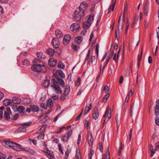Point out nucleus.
Masks as SVG:
<instances>
[{
    "mask_svg": "<svg viewBox=\"0 0 159 159\" xmlns=\"http://www.w3.org/2000/svg\"><path fill=\"white\" fill-rule=\"evenodd\" d=\"M83 109H82V111H81V113L79 114V115L76 118V119H75V121L78 120L80 119V117L83 114Z\"/></svg>",
    "mask_w": 159,
    "mask_h": 159,
    "instance_id": "nucleus-57",
    "label": "nucleus"
},
{
    "mask_svg": "<svg viewBox=\"0 0 159 159\" xmlns=\"http://www.w3.org/2000/svg\"><path fill=\"white\" fill-rule=\"evenodd\" d=\"M148 10L147 7H146L145 6L144 7V15L147 16L148 15Z\"/></svg>",
    "mask_w": 159,
    "mask_h": 159,
    "instance_id": "nucleus-55",
    "label": "nucleus"
},
{
    "mask_svg": "<svg viewBox=\"0 0 159 159\" xmlns=\"http://www.w3.org/2000/svg\"><path fill=\"white\" fill-rule=\"evenodd\" d=\"M59 74V75L62 78H64L65 77V75L63 73V72L62 71H60Z\"/></svg>",
    "mask_w": 159,
    "mask_h": 159,
    "instance_id": "nucleus-60",
    "label": "nucleus"
},
{
    "mask_svg": "<svg viewBox=\"0 0 159 159\" xmlns=\"http://www.w3.org/2000/svg\"><path fill=\"white\" fill-rule=\"evenodd\" d=\"M155 122L157 125H159V119L158 117H156L155 118Z\"/></svg>",
    "mask_w": 159,
    "mask_h": 159,
    "instance_id": "nucleus-64",
    "label": "nucleus"
},
{
    "mask_svg": "<svg viewBox=\"0 0 159 159\" xmlns=\"http://www.w3.org/2000/svg\"><path fill=\"white\" fill-rule=\"evenodd\" d=\"M12 103V100L8 99H6V100H4L3 101V104L4 105L6 106L10 105V104H11Z\"/></svg>",
    "mask_w": 159,
    "mask_h": 159,
    "instance_id": "nucleus-24",
    "label": "nucleus"
},
{
    "mask_svg": "<svg viewBox=\"0 0 159 159\" xmlns=\"http://www.w3.org/2000/svg\"><path fill=\"white\" fill-rule=\"evenodd\" d=\"M58 67L59 68L63 69L65 67V66L61 62L58 64Z\"/></svg>",
    "mask_w": 159,
    "mask_h": 159,
    "instance_id": "nucleus-46",
    "label": "nucleus"
},
{
    "mask_svg": "<svg viewBox=\"0 0 159 159\" xmlns=\"http://www.w3.org/2000/svg\"><path fill=\"white\" fill-rule=\"evenodd\" d=\"M40 62L41 61L38 58H35L33 61V64H36V65H40L39 63H40Z\"/></svg>",
    "mask_w": 159,
    "mask_h": 159,
    "instance_id": "nucleus-34",
    "label": "nucleus"
},
{
    "mask_svg": "<svg viewBox=\"0 0 159 159\" xmlns=\"http://www.w3.org/2000/svg\"><path fill=\"white\" fill-rule=\"evenodd\" d=\"M25 109V107L22 106H20L17 108L18 111L20 113H24Z\"/></svg>",
    "mask_w": 159,
    "mask_h": 159,
    "instance_id": "nucleus-33",
    "label": "nucleus"
},
{
    "mask_svg": "<svg viewBox=\"0 0 159 159\" xmlns=\"http://www.w3.org/2000/svg\"><path fill=\"white\" fill-rule=\"evenodd\" d=\"M71 48L74 51H76L78 50V48H79V47L73 43L71 45Z\"/></svg>",
    "mask_w": 159,
    "mask_h": 159,
    "instance_id": "nucleus-40",
    "label": "nucleus"
},
{
    "mask_svg": "<svg viewBox=\"0 0 159 159\" xmlns=\"http://www.w3.org/2000/svg\"><path fill=\"white\" fill-rule=\"evenodd\" d=\"M94 153V151L91 150L89 155V159H91Z\"/></svg>",
    "mask_w": 159,
    "mask_h": 159,
    "instance_id": "nucleus-48",
    "label": "nucleus"
},
{
    "mask_svg": "<svg viewBox=\"0 0 159 159\" xmlns=\"http://www.w3.org/2000/svg\"><path fill=\"white\" fill-rule=\"evenodd\" d=\"M46 122V120L44 118L40 120L39 122V124H42L43 123H45Z\"/></svg>",
    "mask_w": 159,
    "mask_h": 159,
    "instance_id": "nucleus-54",
    "label": "nucleus"
},
{
    "mask_svg": "<svg viewBox=\"0 0 159 159\" xmlns=\"http://www.w3.org/2000/svg\"><path fill=\"white\" fill-rule=\"evenodd\" d=\"M129 96L130 93H128L125 100V102H124L125 105H126L127 104L129 100Z\"/></svg>",
    "mask_w": 159,
    "mask_h": 159,
    "instance_id": "nucleus-43",
    "label": "nucleus"
},
{
    "mask_svg": "<svg viewBox=\"0 0 159 159\" xmlns=\"http://www.w3.org/2000/svg\"><path fill=\"white\" fill-rule=\"evenodd\" d=\"M32 111L34 112H37L39 111V108L37 106L33 105L31 107Z\"/></svg>",
    "mask_w": 159,
    "mask_h": 159,
    "instance_id": "nucleus-37",
    "label": "nucleus"
},
{
    "mask_svg": "<svg viewBox=\"0 0 159 159\" xmlns=\"http://www.w3.org/2000/svg\"><path fill=\"white\" fill-rule=\"evenodd\" d=\"M41 106L42 107V108H43L44 109H46L47 108V105L45 103H41L40 104Z\"/></svg>",
    "mask_w": 159,
    "mask_h": 159,
    "instance_id": "nucleus-53",
    "label": "nucleus"
},
{
    "mask_svg": "<svg viewBox=\"0 0 159 159\" xmlns=\"http://www.w3.org/2000/svg\"><path fill=\"white\" fill-rule=\"evenodd\" d=\"M22 63L23 66L26 67L29 65L30 62L28 60L25 59L22 61Z\"/></svg>",
    "mask_w": 159,
    "mask_h": 159,
    "instance_id": "nucleus-31",
    "label": "nucleus"
},
{
    "mask_svg": "<svg viewBox=\"0 0 159 159\" xmlns=\"http://www.w3.org/2000/svg\"><path fill=\"white\" fill-rule=\"evenodd\" d=\"M70 91V86L69 85H66L64 93L67 95Z\"/></svg>",
    "mask_w": 159,
    "mask_h": 159,
    "instance_id": "nucleus-36",
    "label": "nucleus"
},
{
    "mask_svg": "<svg viewBox=\"0 0 159 159\" xmlns=\"http://www.w3.org/2000/svg\"><path fill=\"white\" fill-rule=\"evenodd\" d=\"M90 54V50L89 49V51L88 52L86 56V58L85 59V61H87V60H88L89 59V57Z\"/></svg>",
    "mask_w": 159,
    "mask_h": 159,
    "instance_id": "nucleus-52",
    "label": "nucleus"
},
{
    "mask_svg": "<svg viewBox=\"0 0 159 159\" xmlns=\"http://www.w3.org/2000/svg\"><path fill=\"white\" fill-rule=\"evenodd\" d=\"M110 96V94L109 93H108L107 94L103 97L102 102H105L107 101V100L109 98Z\"/></svg>",
    "mask_w": 159,
    "mask_h": 159,
    "instance_id": "nucleus-35",
    "label": "nucleus"
},
{
    "mask_svg": "<svg viewBox=\"0 0 159 159\" xmlns=\"http://www.w3.org/2000/svg\"><path fill=\"white\" fill-rule=\"evenodd\" d=\"M0 159H7L6 155L3 154H0Z\"/></svg>",
    "mask_w": 159,
    "mask_h": 159,
    "instance_id": "nucleus-51",
    "label": "nucleus"
},
{
    "mask_svg": "<svg viewBox=\"0 0 159 159\" xmlns=\"http://www.w3.org/2000/svg\"><path fill=\"white\" fill-rule=\"evenodd\" d=\"M67 95L64 93V95H62L61 96L60 98V100L61 101H63L66 98V97Z\"/></svg>",
    "mask_w": 159,
    "mask_h": 159,
    "instance_id": "nucleus-50",
    "label": "nucleus"
},
{
    "mask_svg": "<svg viewBox=\"0 0 159 159\" xmlns=\"http://www.w3.org/2000/svg\"><path fill=\"white\" fill-rule=\"evenodd\" d=\"M46 150H44L42 152H44L46 156L48 157L49 159H53L54 158V156L53 153L49 150L48 148H46Z\"/></svg>",
    "mask_w": 159,
    "mask_h": 159,
    "instance_id": "nucleus-10",
    "label": "nucleus"
},
{
    "mask_svg": "<svg viewBox=\"0 0 159 159\" xmlns=\"http://www.w3.org/2000/svg\"><path fill=\"white\" fill-rule=\"evenodd\" d=\"M31 68L33 71L37 72H45L47 70L46 67L44 65L33 64Z\"/></svg>",
    "mask_w": 159,
    "mask_h": 159,
    "instance_id": "nucleus-3",
    "label": "nucleus"
},
{
    "mask_svg": "<svg viewBox=\"0 0 159 159\" xmlns=\"http://www.w3.org/2000/svg\"><path fill=\"white\" fill-rule=\"evenodd\" d=\"M80 25L77 23L72 24L70 26V29L71 31L76 32L80 28Z\"/></svg>",
    "mask_w": 159,
    "mask_h": 159,
    "instance_id": "nucleus-9",
    "label": "nucleus"
},
{
    "mask_svg": "<svg viewBox=\"0 0 159 159\" xmlns=\"http://www.w3.org/2000/svg\"><path fill=\"white\" fill-rule=\"evenodd\" d=\"M71 39V36L70 34L65 35L63 38L62 41L63 44L64 45H67L70 42Z\"/></svg>",
    "mask_w": 159,
    "mask_h": 159,
    "instance_id": "nucleus-11",
    "label": "nucleus"
},
{
    "mask_svg": "<svg viewBox=\"0 0 159 159\" xmlns=\"http://www.w3.org/2000/svg\"><path fill=\"white\" fill-rule=\"evenodd\" d=\"M99 115V112L98 108L97 107H95L94 109L93 112V117L95 120H96L98 118Z\"/></svg>",
    "mask_w": 159,
    "mask_h": 159,
    "instance_id": "nucleus-14",
    "label": "nucleus"
},
{
    "mask_svg": "<svg viewBox=\"0 0 159 159\" xmlns=\"http://www.w3.org/2000/svg\"><path fill=\"white\" fill-rule=\"evenodd\" d=\"M116 0H112V3L108 9V14H109L111 11H113L114 9Z\"/></svg>",
    "mask_w": 159,
    "mask_h": 159,
    "instance_id": "nucleus-15",
    "label": "nucleus"
},
{
    "mask_svg": "<svg viewBox=\"0 0 159 159\" xmlns=\"http://www.w3.org/2000/svg\"><path fill=\"white\" fill-rule=\"evenodd\" d=\"M70 152V151L69 149H68L66 150V151L65 153V159H67L68 157V155Z\"/></svg>",
    "mask_w": 159,
    "mask_h": 159,
    "instance_id": "nucleus-44",
    "label": "nucleus"
},
{
    "mask_svg": "<svg viewBox=\"0 0 159 159\" xmlns=\"http://www.w3.org/2000/svg\"><path fill=\"white\" fill-rule=\"evenodd\" d=\"M57 81L55 79H52L51 86L53 88L56 93L61 94L62 93V91L59 84L61 87H64L65 86V83L63 80L61 78L58 79Z\"/></svg>",
    "mask_w": 159,
    "mask_h": 159,
    "instance_id": "nucleus-2",
    "label": "nucleus"
},
{
    "mask_svg": "<svg viewBox=\"0 0 159 159\" xmlns=\"http://www.w3.org/2000/svg\"><path fill=\"white\" fill-rule=\"evenodd\" d=\"M91 25V23L89 21H86L83 24V28L84 30L88 29Z\"/></svg>",
    "mask_w": 159,
    "mask_h": 159,
    "instance_id": "nucleus-19",
    "label": "nucleus"
},
{
    "mask_svg": "<svg viewBox=\"0 0 159 159\" xmlns=\"http://www.w3.org/2000/svg\"><path fill=\"white\" fill-rule=\"evenodd\" d=\"M47 104L48 106L50 108H52L54 105L52 99L51 98H48L47 100Z\"/></svg>",
    "mask_w": 159,
    "mask_h": 159,
    "instance_id": "nucleus-20",
    "label": "nucleus"
},
{
    "mask_svg": "<svg viewBox=\"0 0 159 159\" xmlns=\"http://www.w3.org/2000/svg\"><path fill=\"white\" fill-rule=\"evenodd\" d=\"M109 89V88L107 85H106L104 86V89L102 91V93H107Z\"/></svg>",
    "mask_w": 159,
    "mask_h": 159,
    "instance_id": "nucleus-32",
    "label": "nucleus"
},
{
    "mask_svg": "<svg viewBox=\"0 0 159 159\" xmlns=\"http://www.w3.org/2000/svg\"><path fill=\"white\" fill-rule=\"evenodd\" d=\"M40 134L37 137V139H43L44 137V134Z\"/></svg>",
    "mask_w": 159,
    "mask_h": 159,
    "instance_id": "nucleus-41",
    "label": "nucleus"
},
{
    "mask_svg": "<svg viewBox=\"0 0 159 159\" xmlns=\"http://www.w3.org/2000/svg\"><path fill=\"white\" fill-rule=\"evenodd\" d=\"M59 39L56 38H54L52 41V44L53 47L55 48H58L59 47L60 41Z\"/></svg>",
    "mask_w": 159,
    "mask_h": 159,
    "instance_id": "nucleus-12",
    "label": "nucleus"
},
{
    "mask_svg": "<svg viewBox=\"0 0 159 159\" xmlns=\"http://www.w3.org/2000/svg\"><path fill=\"white\" fill-rule=\"evenodd\" d=\"M57 60L54 58H50L49 59L48 64L50 66H54L56 65Z\"/></svg>",
    "mask_w": 159,
    "mask_h": 159,
    "instance_id": "nucleus-17",
    "label": "nucleus"
},
{
    "mask_svg": "<svg viewBox=\"0 0 159 159\" xmlns=\"http://www.w3.org/2000/svg\"><path fill=\"white\" fill-rule=\"evenodd\" d=\"M87 7V4L85 2H83L80 4L78 10L76 11L74 13L73 18L74 20L80 21L82 17L84 16Z\"/></svg>",
    "mask_w": 159,
    "mask_h": 159,
    "instance_id": "nucleus-1",
    "label": "nucleus"
},
{
    "mask_svg": "<svg viewBox=\"0 0 159 159\" xmlns=\"http://www.w3.org/2000/svg\"><path fill=\"white\" fill-rule=\"evenodd\" d=\"M58 147H59V150L61 152L62 154H63V151L62 148L61 147V144L60 143H59L58 145Z\"/></svg>",
    "mask_w": 159,
    "mask_h": 159,
    "instance_id": "nucleus-61",
    "label": "nucleus"
},
{
    "mask_svg": "<svg viewBox=\"0 0 159 159\" xmlns=\"http://www.w3.org/2000/svg\"><path fill=\"white\" fill-rule=\"evenodd\" d=\"M133 105H134V103H132L130 104V112H131L130 116H132V113L133 109Z\"/></svg>",
    "mask_w": 159,
    "mask_h": 159,
    "instance_id": "nucleus-62",
    "label": "nucleus"
},
{
    "mask_svg": "<svg viewBox=\"0 0 159 159\" xmlns=\"http://www.w3.org/2000/svg\"><path fill=\"white\" fill-rule=\"evenodd\" d=\"M11 114L10 108L9 107H6V110L4 111V117L7 120H9L10 119V115Z\"/></svg>",
    "mask_w": 159,
    "mask_h": 159,
    "instance_id": "nucleus-8",
    "label": "nucleus"
},
{
    "mask_svg": "<svg viewBox=\"0 0 159 159\" xmlns=\"http://www.w3.org/2000/svg\"><path fill=\"white\" fill-rule=\"evenodd\" d=\"M94 15L93 14L90 15L88 19V21H89L90 23L93 20Z\"/></svg>",
    "mask_w": 159,
    "mask_h": 159,
    "instance_id": "nucleus-38",
    "label": "nucleus"
},
{
    "mask_svg": "<svg viewBox=\"0 0 159 159\" xmlns=\"http://www.w3.org/2000/svg\"><path fill=\"white\" fill-rule=\"evenodd\" d=\"M127 11V9L126 7H125L124 8V13H123V20H122L123 22L124 23L125 21V19H124V18H125L124 14L125 13H126Z\"/></svg>",
    "mask_w": 159,
    "mask_h": 159,
    "instance_id": "nucleus-47",
    "label": "nucleus"
},
{
    "mask_svg": "<svg viewBox=\"0 0 159 159\" xmlns=\"http://www.w3.org/2000/svg\"><path fill=\"white\" fill-rule=\"evenodd\" d=\"M155 108V114L156 115H157L159 114V104L158 103L156 104Z\"/></svg>",
    "mask_w": 159,
    "mask_h": 159,
    "instance_id": "nucleus-30",
    "label": "nucleus"
},
{
    "mask_svg": "<svg viewBox=\"0 0 159 159\" xmlns=\"http://www.w3.org/2000/svg\"><path fill=\"white\" fill-rule=\"evenodd\" d=\"M94 37V35H93V32L91 33L90 36V38L89 39V41L90 42H91L92 41V39Z\"/></svg>",
    "mask_w": 159,
    "mask_h": 159,
    "instance_id": "nucleus-63",
    "label": "nucleus"
},
{
    "mask_svg": "<svg viewBox=\"0 0 159 159\" xmlns=\"http://www.w3.org/2000/svg\"><path fill=\"white\" fill-rule=\"evenodd\" d=\"M55 35L56 36V38L60 39L61 38L63 34L61 31L59 29H57L55 31Z\"/></svg>",
    "mask_w": 159,
    "mask_h": 159,
    "instance_id": "nucleus-16",
    "label": "nucleus"
},
{
    "mask_svg": "<svg viewBox=\"0 0 159 159\" xmlns=\"http://www.w3.org/2000/svg\"><path fill=\"white\" fill-rule=\"evenodd\" d=\"M92 104L90 103L89 106H87L85 107L84 113V115H85L91 109Z\"/></svg>",
    "mask_w": 159,
    "mask_h": 159,
    "instance_id": "nucleus-23",
    "label": "nucleus"
},
{
    "mask_svg": "<svg viewBox=\"0 0 159 159\" xmlns=\"http://www.w3.org/2000/svg\"><path fill=\"white\" fill-rule=\"evenodd\" d=\"M46 128L45 127H42L40 128L39 130L37 133L38 134H42L45 132Z\"/></svg>",
    "mask_w": 159,
    "mask_h": 159,
    "instance_id": "nucleus-39",
    "label": "nucleus"
},
{
    "mask_svg": "<svg viewBox=\"0 0 159 159\" xmlns=\"http://www.w3.org/2000/svg\"><path fill=\"white\" fill-rule=\"evenodd\" d=\"M52 98L55 100H57L59 98V96L57 95H56L54 94H53L52 95Z\"/></svg>",
    "mask_w": 159,
    "mask_h": 159,
    "instance_id": "nucleus-49",
    "label": "nucleus"
},
{
    "mask_svg": "<svg viewBox=\"0 0 159 159\" xmlns=\"http://www.w3.org/2000/svg\"><path fill=\"white\" fill-rule=\"evenodd\" d=\"M142 50L141 51V54L138 55V61H140L141 60L142 57Z\"/></svg>",
    "mask_w": 159,
    "mask_h": 159,
    "instance_id": "nucleus-59",
    "label": "nucleus"
},
{
    "mask_svg": "<svg viewBox=\"0 0 159 159\" xmlns=\"http://www.w3.org/2000/svg\"><path fill=\"white\" fill-rule=\"evenodd\" d=\"M120 51V49L118 52L117 55L116 53L114 54L113 57V60H115L116 62L117 63L118 62V55Z\"/></svg>",
    "mask_w": 159,
    "mask_h": 159,
    "instance_id": "nucleus-29",
    "label": "nucleus"
},
{
    "mask_svg": "<svg viewBox=\"0 0 159 159\" xmlns=\"http://www.w3.org/2000/svg\"><path fill=\"white\" fill-rule=\"evenodd\" d=\"M48 54L50 56H53L55 53V51L52 49L49 48L47 50Z\"/></svg>",
    "mask_w": 159,
    "mask_h": 159,
    "instance_id": "nucleus-28",
    "label": "nucleus"
},
{
    "mask_svg": "<svg viewBox=\"0 0 159 159\" xmlns=\"http://www.w3.org/2000/svg\"><path fill=\"white\" fill-rule=\"evenodd\" d=\"M5 143L6 145L11 148H13V146L16 144V143L9 140L6 141H5Z\"/></svg>",
    "mask_w": 159,
    "mask_h": 159,
    "instance_id": "nucleus-21",
    "label": "nucleus"
},
{
    "mask_svg": "<svg viewBox=\"0 0 159 159\" xmlns=\"http://www.w3.org/2000/svg\"><path fill=\"white\" fill-rule=\"evenodd\" d=\"M12 103L15 104H19L20 103L21 100L16 97H14L13 98L12 100Z\"/></svg>",
    "mask_w": 159,
    "mask_h": 159,
    "instance_id": "nucleus-22",
    "label": "nucleus"
},
{
    "mask_svg": "<svg viewBox=\"0 0 159 159\" xmlns=\"http://www.w3.org/2000/svg\"><path fill=\"white\" fill-rule=\"evenodd\" d=\"M80 82H81L80 78L79 77L78 78L77 81L76 83V85L78 86H79L80 84Z\"/></svg>",
    "mask_w": 159,
    "mask_h": 159,
    "instance_id": "nucleus-58",
    "label": "nucleus"
},
{
    "mask_svg": "<svg viewBox=\"0 0 159 159\" xmlns=\"http://www.w3.org/2000/svg\"><path fill=\"white\" fill-rule=\"evenodd\" d=\"M31 124V122H25L21 124V126L19 127L16 131V133L21 132H25L26 131V128L30 126Z\"/></svg>",
    "mask_w": 159,
    "mask_h": 159,
    "instance_id": "nucleus-4",
    "label": "nucleus"
},
{
    "mask_svg": "<svg viewBox=\"0 0 159 159\" xmlns=\"http://www.w3.org/2000/svg\"><path fill=\"white\" fill-rule=\"evenodd\" d=\"M37 56L38 57L37 58L39 59V60L40 59H45L46 57V56H45V55H43V53L42 52H37Z\"/></svg>",
    "mask_w": 159,
    "mask_h": 159,
    "instance_id": "nucleus-26",
    "label": "nucleus"
},
{
    "mask_svg": "<svg viewBox=\"0 0 159 159\" xmlns=\"http://www.w3.org/2000/svg\"><path fill=\"white\" fill-rule=\"evenodd\" d=\"M50 84V81L48 79H46L44 81L43 85L45 88H48Z\"/></svg>",
    "mask_w": 159,
    "mask_h": 159,
    "instance_id": "nucleus-25",
    "label": "nucleus"
},
{
    "mask_svg": "<svg viewBox=\"0 0 159 159\" xmlns=\"http://www.w3.org/2000/svg\"><path fill=\"white\" fill-rule=\"evenodd\" d=\"M82 37L81 36L77 37L75 38V42L77 44L81 43L82 40Z\"/></svg>",
    "mask_w": 159,
    "mask_h": 159,
    "instance_id": "nucleus-27",
    "label": "nucleus"
},
{
    "mask_svg": "<svg viewBox=\"0 0 159 159\" xmlns=\"http://www.w3.org/2000/svg\"><path fill=\"white\" fill-rule=\"evenodd\" d=\"M120 32L119 29H118L116 30V38H117V39H118L117 38V37H119L120 35Z\"/></svg>",
    "mask_w": 159,
    "mask_h": 159,
    "instance_id": "nucleus-45",
    "label": "nucleus"
},
{
    "mask_svg": "<svg viewBox=\"0 0 159 159\" xmlns=\"http://www.w3.org/2000/svg\"><path fill=\"white\" fill-rule=\"evenodd\" d=\"M95 56H92L91 57V61H88V63L89 64H90L92 63V62L95 60Z\"/></svg>",
    "mask_w": 159,
    "mask_h": 159,
    "instance_id": "nucleus-56",
    "label": "nucleus"
},
{
    "mask_svg": "<svg viewBox=\"0 0 159 159\" xmlns=\"http://www.w3.org/2000/svg\"><path fill=\"white\" fill-rule=\"evenodd\" d=\"M112 56L111 55H110L109 53H107L105 54L103 57L102 58V61H103L105 59V58L106 59V61L104 64V65L103 66V69L102 71V73L103 72V70L105 69V67L107 65L108 62L110 60V58H111Z\"/></svg>",
    "mask_w": 159,
    "mask_h": 159,
    "instance_id": "nucleus-6",
    "label": "nucleus"
},
{
    "mask_svg": "<svg viewBox=\"0 0 159 159\" xmlns=\"http://www.w3.org/2000/svg\"><path fill=\"white\" fill-rule=\"evenodd\" d=\"M72 134V130H70L69 131L65 133L64 136L61 137V140L63 142H67L71 136Z\"/></svg>",
    "mask_w": 159,
    "mask_h": 159,
    "instance_id": "nucleus-7",
    "label": "nucleus"
},
{
    "mask_svg": "<svg viewBox=\"0 0 159 159\" xmlns=\"http://www.w3.org/2000/svg\"><path fill=\"white\" fill-rule=\"evenodd\" d=\"M87 138L89 145L90 146H91L93 145V135L92 133H89L88 134Z\"/></svg>",
    "mask_w": 159,
    "mask_h": 159,
    "instance_id": "nucleus-13",
    "label": "nucleus"
},
{
    "mask_svg": "<svg viewBox=\"0 0 159 159\" xmlns=\"http://www.w3.org/2000/svg\"><path fill=\"white\" fill-rule=\"evenodd\" d=\"M98 148L100 151L102 152L103 150V146L102 143V142H100L99 143V146H98Z\"/></svg>",
    "mask_w": 159,
    "mask_h": 159,
    "instance_id": "nucleus-42",
    "label": "nucleus"
},
{
    "mask_svg": "<svg viewBox=\"0 0 159 159\" xmlns=\"http://www.w3.org/2000/svg\"><path fill=\"white\" fill-rule=\"evenodd\" d=\"M111 108H109V107H108L106 111L103 116V117L105 118V119L104 120L103 125H104L105 123H107L109 120V119L111 118Z\"/></svg>",
    "mask_w": 159,
    "mask_h": 159,
    "instance_id": "nucleus-5",
    "label": "nucleus"
},
{
    "mask_svg": "<svg viewBox=\"0 0 159 159\" xmlns=\"http://www.w3.org/2000/svg\"><path fill=\"white\" fill-rule=\"evenodd\" d=\"M12 149L16 151H20L23 149V148L21 147V145L16 143L15 145L13 146Z\"/></svg>",
    "mask_w": 159,
    "mask_h": 159,
    "instance_id": "nucleus-18",
    "label": "nucleus"
}]
</instances>
